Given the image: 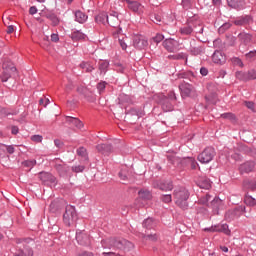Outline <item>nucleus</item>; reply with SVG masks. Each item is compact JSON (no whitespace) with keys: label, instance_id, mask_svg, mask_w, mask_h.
<instances>
[{"label":"nucleus","instance_id":"18","mask_svg":"<svg viewBox=\"0 0 256 256\" xmlns=\"http://www.w3.org/2000/svg\"><path fill=\"white\" fill-rule=\"evenodd\" d=\"M96 149L99 153H102V155H109V153L113 151V147L109 144H100L96 146Z\"/></svg>","mask_w":256,"mask_h":256},{"label":"nucleus","instance_id":"32","mask_svg":"<svg viewBox=\"0 0 256 256\" xmlns=\"http://www.w3.org/2000/svg\"><path fill=\"white\" fill-rule=\"evenodd\" d=\"M180 33L182 35H191V33H193V28H191L190 26H185L180 29Z\"/></svg>","mask_w":256,"mask_h":256},{"label":"nucleus","instance_id":"63","mask_svg":"<svg viewBox=\"0 0 256 256\" xmlns=\"http://www.w3.org/2000/svg\"><path fill=\"white\" fill-rule=\"evenodd\" d=\"M103 255H106V256H121L115 252H104Z\"/></svg>","mask_w":256,"mask_h":256},{"label":"nucleus","instance_id":"49","mask_svg":"<svg viewBox=\"0 0 256 256\" xmlns=\"http://www.w3.org/2000/svg\"><path fill=\"white\" fill-rule=\"evenodd\" d=\"M85 167L84 166H73L72 167V171H74V173H81L82 171H84Z\"/></svg>","mask_w":256,"mask_h":256},{"label":"nucleus","instance_id":"64","mask_svg":"<svg viewBox=\"0 0 256 256\" xmlns=\"http://www.w3.org/2000/svg\"><path fill=\"white\" fill-rule=\"evenodd\" d=\"M79 256H95L93 252H82Z\"/></svg>","mask_w":256,"mask_h":256},{"label":"nucleus","instance_id":"61","mask_svg":"<svg viewBox=\"0 0 256 256\" xmlns=\"http://www.w3.org/2000/svg\"><path fill=\"white\" fill-rule=\"evenodd\" d=\"M78 93H81L82 95H86L87 93V88L80 87L77 89Z\"/></svg>","mask_w":256,"mask_h":256},{"label":"nucleus","instance_id":"16","mask_svg":"<svg viewBox=\"0 0 256 256\" xmlns=\"http://www.w3.org/2000/svg\"><path fill=\"white\" fill-rule=\"evenodd\" d=\"M250 23H253V18L251 16H240L234 20V25L237 26L249 25Z\"/></svg>","mask_w":256,"mask_h":256},{"label":"nucleus","instance_id":"40","mask_svg":"<svg viewBox=\"0 0 256 256\" xmlns=\"http://www.w3.org/2000/svg\"><path fill=\"white\" fill-rule=\"evenodd\" d=\"M24 167H35L37 165L36 160H27L23 162Z\"/></svg>","mask_w":256,"mask_h":256},{"label":"nucleus","instance_id":"57","mask_svg":"<svg viewBox=\"0 0 256 256\" xmlns=\"http://www.w3.org/2000/svg\"><path fill=\"white\" fill-rule=\"evenodd\" d=\"M245 105L248 109H251V111L255 109V104L253 102H245Z\"/></svg>","mask_w":256,"mask_h":256},{"label":"nucleus","instance_id":"10","mask_svg":"<svg viewBox=\"0 0 256 256\" xmlns=\"http://www.w3.org/2000/svg\"><path fill=\"white\" fill-rule=\"evenodd\" d=\"M239 171L241 174L243 173H253V171H256V162L253 161H247L240 165Z\"/></svg>","mask_w":256,"mask_h":256},{"label":"nucleus","instance_id":"58","mask_svg":"<svg viewBox=\"0 0 256 256\" xmlns=\"http://www.w3.org/2000/svg\"><path fill=\"white\" fill-rule=\"evenodd\" d=\"M30 15H35L37 13V7L31 6L29 9Z\"/></svg>","mask_w":256,"mask_h":256},{"label":"nucleus","instance_id":"53","mask_svg":"<svg viewBox=\"0 0 256 256\" xmlns=\"http://www.w3.org/2000/svg\"><path fill=\"white\" fill-rule=\"evenodd\" d=\"M5 148L7 153H9L10 155H13V153H15V147H13V145H9V146L6 145Z\"/></svg>","mask_w":256,"mask_h":256},{"label":"nucleus","instance_id":"56","mask_svg":"<svg viewBox=\"0 0 256 256\" xmlns=\"http://www.w3.org/2000/svg\"><path fill=\"white\" fill-rule=\"evenodd\" d=\"M247 59H253V57H256V51H250L246 54Z\"/></svg>","mask_w":256,"mask_h":256},{"label":"nucleus","instance_id":"2","mask_svg":"<svg viewBox=\"0 0 256 256\" xmlns=\"http://www.w3.org/2000/svg\"><path fill=\"white\" fill-rule=\"evenodd\" d=\"M175 203L180 209H187L189 204L187 203V199H189V191L185 188H179L174 191Z\"/></svg>","mask_w":256,"mask_h":256},{"label":"nucleus","instance_id":"25","mask_svg":"<svg viewBox=\"0 0 256 256\" xmlns=\"http://www.w3.org/2000/svg\"><path fill=\"white\" fill-rule=\"evenodd\" d=\"M81 69H83L86 73H91L93 71V66L89 62H82L80 64Z\"/></svg>","mask_w":256,"mask_h":256},{"label":"nucleus","instance_id":"45","mask_svg":"<svg viewBox=\"0 0 256 256\" xmlns=\"http://www.w3.org/2000/svg\"><path fill=\"white\" fill-rule=\"evenodd\" d=\"M77 153L80 157H87V149L83 148V147H80L78 150H77Z\"/></svg>","mask_w":256,"mask_h":256},{"label":"nucleus","instance_id":"22","mask_svg":"<svg viewBox=\"0 0 256 256\" xmlns=\"http://www.w3.org/2000/svg\"><path fill=\"white\" fill-rule=\"evenodd\" d=\"M75 21H77V23H85V21H87V16L85 13H83L82 11L78 10L75 12Z\"/></svg>","mask_w":256,"mask_h":256},{"label":"nucleus","instance_id":"47","mask_svg":"<svg viewBox=\"0 0 256 256\" xmlns=\"http://www.w3.org/2000/svg\"><path fill=\"white\" fill-rule=\"evenodd\" d=\"M187 163H190L191 169H197V161L193 158H187Z\"/></svg>","mask_w":256,"mask_h":256},{"label":"nucleus","instance_id":"38","mask_svg":"<svg viewBox=\"0 0 256 256\" xmlns=\"http://www.w3.org/2000/svg\"><path fill=\"white\" fill-rule=\"evenodd\" d=\"M221 117L223 119H229L230 121H235V114L233 113H224V114H221Z\"/></svg>","mask_w":256,"mask_h":256},{"label":"nucleus","instance_id":"59","mask_svg":"<svg viewBox=\"0 0 256 256\" xmlns=\"http://www.w3.org/2000/svg\"><path fill=\"white\" fill-rule=\"evenodd\" d=\"M200 73H201V75H203V77H205L209 73V70H207V68L203 67L200 69Z\"/></svg>","mask_w":256,"mask_h":256},{"label":"nucleus","instance_id":"1","mask_svg":"<svg viewBox=\"0 0 256 256\" xmlns=\"http://www.w3.org/2000/svg\"><path fill=\"white\" fill-rule=\"evenodd\" d=\"M103 249H122L123 251H131L133 243L126 239L107 238L101 241Z\"/></svg>","mask_w":256,"mask_h":256},{"label":"nucleus","instance_id":"26","mask_svg":"<svg viewBox=\"0 0 256 256\" xmlns=\"http://www.w3.org/2000/svg\"><path fill=\"white\" fill-rule=\"evenodd\" d=\"M139 197L140 199H151V192L149 190H140L139 191Z\"/></svg>","mask_w":256,"mask_h":256},{"label":"nucleus","instance_id":"36","mask_svg":"<svg viewBox=\"0 0 256 256\" xmlns=\"http://www.w3.org/2000/svg\"><path fill=\"white\" fill-rule=\"evenodd\" d=\"M17 256H33V250L26 248L25 250L21 251Z\"/></svg>","mask_w":256,"mask_h":256},{"label":"nucleus","instance_id":"33","mask_svg":"<svg viewBox=\"0 0 256 256\" xmlns=\"http://www.w3.org/2000/svg\"><path fill=\"white\" fill-rule=\"evenodd\" d=\"M209 201H211V195H209V194H206L205 196H202L199 199V203L201 205H207V203H209Z\"/></svg>","mask_w":256,"mask_h":256},{"label":"nucleus","instance_id":"11","mask_svg":"<svg viewBox=\"0 0 256 256\" xmlns=\"http://www.w3.org/2000/svg\"><path fill=\"white\" fill-rule=\"evenodd\" d=\"M128 4V9L130 11H133L134 13H138V15H141L143 13V5L137 1H131V0H124Z\"/></svg>","mask_w":256,"mask_h":256},{"label":"nucleus","instance_id":"14","mask_svg":"<svg viewBox=\"0 0 256 256\" xmlns=\"http://www.w3.org/2000/svg\"><path fill=\"white\" fill-rule=\"evenodd\" d=\"M154 187H156V189H160L161 191H173V183L171 182L156 181L154 182Z\"/></svg>","mask_w":256,"mask_h":256},{"label":"nucleus","instance_id":"12","mask_svg":"<svg viewBox=\"0 0 256 256\" xmlns=\"http://www.w3.org/2000/svg\"><path fill=\"white\" fill-rule=\"evenodd\" d=\"M39 177L43 183H50L53 186L57 185V178L48 172H41Z\"/></svg>","mask_w":256,"mask_h":256},{"label":"nucleus","instance_id":"9","mask_svg":"<svg viewBox=\"0 0 256 256\" xmlns=\"http://www.w3.org/2000/svg\"><path fill=\"white\" fill-rule=\"evenodd\" d=\"M180 43L179 41L172 39V38H168L163 42V46L166 48V50H168L170 53H175V51H179V47H180Z\"/></svg>","mask_w":256,"mask_h":256},{"label":"nucleus","instance_id":"43","mask_svg":"<svg viewBox=\"0 0 256 256\" xmlns=\"http://www.w3.org/2000/svg\"><path fill=\"white\" fill-rule=\"evenodd\" d=\"M31 141H33L34 143H41V141H43V136H41V135H33L31 137Z\"/></svg>","mask_w":256,"mask_h":256},{"label":"nucleus","instance_id":"8","mask_svg":"<svg viewBox=\"0 0 256 256\" xmlns=\"http://www.w3.org/2000/svg\"><path fill=\"white\" fill-rule=\"evenodd\" d=\"M204 231H210L211 233H224V235H231V230L227 224H218L210 228H205Z\"/></svg>","mask_w":256,"mask_h":256},{"label":"nucleus","instance_id":"39","mask_svg":"<svg viewBox=\"0 0 256 256\" xmlns=\"http://www.w3.org/2000/svg\"><path fill=\"white\" fill-rule=\"evenodd\" d=\"M231 62L233 63V65H235L236 67H243V61H241V59L235 57L231 59Z\"/></svg>","mask_w":256,"mask_h":256},{"label":"nucleus","instance_id":"28","mask_svg":"<svg viewBox=\"0 0 256 256\" xmlns=\"http://www.w3.org/2000/svg\"><path fill=\"white\" fill-rule=\"evenodd\" d=\"M162 109L166 113L169 111H173V104L171 102H169L168 100H166L162 103Z\"/></svg>","mask_w":256,"mask_h":256},{"label":"nucleus","instance_id":"30","mask_svg":"<svg viewBox=\"0 0 256 256\" xmlns=\"http://www.w3.org/2000/svg\"><path fill=\"white\" fill-rule=\"evenodd\" d=\"M244 203H246V205H249V207H255L256 200L251 196H246L244 199Z\"/></svg>","mask_w":256,"mask_h":256},{"label":"nucleus","instance_id":"20","mask_svg":"<svg viewBox=\"0 0 256 256\" xmlns=\"http://www.w3.org/2000/svg\"><path fill=\"white\" fill-rule=\"evenodd\" d=\"M44 15H45L46 19L51 20L52 25L54 27H56V25H59V18L57 17V15H55L54 13H51L49 11H44Z\"/></svg>","mask_w":256,"mask_h":256},{"label":"nucleus","instance_id":"19","mask_svg":"<svg viewBox=\"0 0 256 256\" xmlns=\"http://www.w3.org/2000/svg\"><path fill=\"white\" fill-rule=\"evenodd\" d=\"M223 205V201L217 197H215L211 202V207L214 210L215 215H219V207Z\"/></svg>","mask_w":256,"mask_h":256},{"label":"nucleus","instance_id":"23","mask_svg":"<svg viewBox=\"0 0 256 256\" xmlns=\"http://www.w3.org/2000/svg\"><path fill=\"white\" fill-rule=\"evenodd\" d=\"M72 41H81V39H85V34L83 32L76 30L70 35Z\"/></svg>","mask_w":256,"mask_h":256},{"label":"nucleus","instance_id":"51","mask_svg":"<svg viewBox=\"0 0 256 256\" xmlns=\"http://www.w3.org/2000/svg\"><path fill=\"white\" fill-rule=\"evenodd\" d=\"M119 177H120V179H122V181H127V171L121 170L119 172Z\"/></svg>","mask_w":256,"mask_h":256},{"label":"nucleus","instance_id":"17","mask_svg":"<svg viewBox=\"0 0 256 256\" xmlns=\"http://www.w3.org/2000/svg\"><path fill=\"white\" fill-rule=\"evenodd\" d=\"M179 89L182 97H189L191 95V91H193V86L189 83H182L179 85Z\"/></svg>","mask_w":256,"mask_h":256},{"label":"nucleus","instance_id":"46","mask_svg":"<svg viewBox=\"0 0 256 256\" xmlns=\"http://www.w3.org/2000/svg\"><path fill=\"white\" fill-rule=\"evenodd\" d=\"M161 199H162L163 203H171V201H172L171 194H165L162 196Z\"/></svg>","mask_w":256,"mask_h":256},{"label":"nucleus","instance_id":"6","mask_svg":"<svg viewBox=\"0 0 256 256\" xmlns=\"http://www.w3.org/2000/svg\"><path fill=\"white\" fill-rule=\"evenodd\" d=\"M101 17H105L107 23H109L111 27H116L117 25H119V15L117 14V12H112L110 13V15H107V13L99 14L95 18L96 21H101Z\"/></svg>","mask_w":256,"mask_h":256},{"label":"nucleus","instance_id":"62","mask_svg":"<svg viewBox=\"0 0 256 256\" xmlns=\"http://www.w3.org/2000/svg\"><path fill=\"white\" fill-rule=\"evenodd\" d=\"M168 97L169 99H171L172 101L174 100H177V96H175V92L171 91L169 94H168Z\"/></svg>","mask_w":256,"mask_h":256},{"label":"nucleus","instance_id":"37","mask_svg":"<svg viewBox=\"0 0 256 256\" xmlns=\"http://www.w3.org/2000/svg\"><path fill=\"white\" fill-rule=\"evenodd\" d=\"M118 40H119L120 47L125 51L127 49V38L120 37Z\"/></svg>","mask_w":256,"mask_h":256},{"label":"nucleus","instance_id":"27","mask_svg":"<svg viewBox=\"0 0 256 256\" xmlns=\"http://www.w3.org/2000/svg\"><path fill=\"white\" fill-rule=\"evenodd\" d=\"M198 186L200 189H209L211 187V182L208 179H202Z\"/></svg>","mask_w":256,"mask_h":256},{"label":"nucleus","instance_id":"5","mask_svg":"<svg viewBox=\"0 0 256 256\" xmlns=\"http://www.w3.org/2000/svg\"><path fill=\"white\" fill-rule=\"evenodd\" d=\"M215 157V149L213 147L205 148L201 154L198 155V161L200 163H211Z\"/></svg>","mask_w":256,"mask_h":256},{"label":"nucleus","instance_id":"15","mask_svg":"<svg viewBox=\"0 0 256 256\" xmlns=\"http://www.w3.org/2000/svg\"><path fill=\"white\" fill-rule=\"evenodd\" d=\"M212 61L217 65H223L226 61L225 54L221 51H215L212 55Z\"/></svg>","mask_w":256,"mask_h":256},{"label":"nucleus","instance_id":"54","mask_svg":"<svg viewBox=\"0 0 256 256\" xmlns=\"http://www.w3.org/2000/svg\"><path fill=\"white\" fill-rule=\"evenodd\" d=\"M172 57H173V59H177V60H179V59H187V55H185L183 53L176 54V55H174Z\"/></svg>","mask_w":256,"mask_h":256},{"label":"nucleus","instance_id":"31","mask_svg":"<svg viewBox=\"0 0 256 256\" xmlns=\"http://www.w3.org/2000/svg\"><path fill=\"white\" fill-rule=\"evenodd\" d=\"M57 171L60 173V175H65V173H67V171H69V167L65 166V165H57L56 166Z\"/></svg>","mask_w":256,"mask_h":256},{"label":"nucleus","instance_id":"7","mask_svg":"<svg viewBox=\"0 0 256 256\" xmlns=\"http://www.w3.org/2000/svg\"><path fill=\"white\" fill-rule=\"evenodd\" d=\"M148 46L149 42L145 36L141 34H136L133 36V47H135V49L143 50L147 49Z\"/></svg>","mask_w":256,"mask_h":256},{"label":"nucleus","instance_id":"52","mask_svg":"<svg viewBox=\"0 0 256 256\" xmlns=\"http://www.w3.org/2000/svg\"><path fill=\"white\" fill-rule=\"evenodd\" d=\"M145 239L148 241H157V235L156 234H148L145 236Z\"/></svg>","mask_w":256,"mask_h":256},{"label":"nucleus","instance_id":"42","mask_svg":"<svg viewBox=\"0 0 256 256\" xmlns=\"http://www.w3.org/2000/svg\"><path fill=\"white\" fill-rule=\"evenodd\" d=\"M239 39H243L244 43H247V41H251V35L249 34H245V33H241L239 34Z\"/></svg>","mask_w":256,"mask_h":256},{"label":"nucleus","instance_id":"3","mask_svg":"<svg viewBox=\"0 0 256 256\" xmlns=\"http://www.w3.org/2000/svg\"><path fill=\"white\" fill-rule=\"evenodd\" d=\"M2 67L3 73L0 76V81H2V83H7L11 77L17 74V68H15V64L9 60L5 61Z\"/></svg>","mask_w":256,"mask_h":256},{"label":"nucleus","instance_id":"21","mask_svg":"<svg viewBox=\"0 0 256 256\" xmlns=\"http://www.w3.org/2000/svg\"><path fill=\"white\" fill-rule=\"evenodd\" d=\"M227 3L232 9H241L245 5V2L242 0H227Z\"/></svg>","mask_w":256,"mask_h":256},{"label":"nucleus","instance_id":"55","mask_svg":"<svg viewBox=\"0 0 256 256\" xmlns=\"http://www.w3.org/2000/svg\"><path fill=\"white\" fill-rule=\"evenodd\" d=\"M120 103H125V101H129V96L122 94L119 96Z\"/></svg>","mask_w":256,"mask_h":256},{"label":"nucleus","instance_id":"44","mask_svg":"<svg viewBox=\"0 0 256 256\" xmlns=\"http://www.w3.org/2000/svg\"><path fill=\"white\" fill-rule=\"evenodd\" d=\"M247 76H248V81L256 79V71L255 70L248 71Z\"/></svg>","mask_w":256,"mask_h":256},{"label":"nucleus","instance_id":"48","mask_svg":"<svg viewBox=\"0 0 256 256\" xmlns=\"http://www.w3.org/2000/svg\"><path fill=\"white\" fill-rule=\"evenodd\" d=\"M106 85H107L106 82H100V83L97 85V89H98L99 93H103V91H105Z\"/></svg>","mask_w":256,"mask_h":256},{"label":"nucleus","instance_id":"13","mask_svg":"<svg viewBox=\"0 0 256 256\" xmlns=\"http://www.w3.org/2000/svg\"><path fill=\"white\" fill-rule=\"evenodd\" d=\"M76 240L80 245H90L91 238L85 233V231L76 232Z\"/></svg>","mask_w":256,"mask_h":256},{"label":"nucleus","instance_id":"35","mask_svg":"<svg viewBox=\"0 0 256 256\" xmlns=\"http://www.w3.org/2000/svg\"><path fill=\"white\" fill-rule=\"evenodd\" d=\"M143 227H145L146 229H151V227H153V218H148L144 220Z\"/></svg>","mask_w":256,"mask_h":256},{"label":"nucleus","instance_id":"50","mask_svg":"<svg viewBox=\"0 0 256 256\" xmlns=\"http://www.w3.org/2000/svg\"><path fill=\"white\" fill-rule=\"evenodd\" d=\"M155 43H161V41H163V39H165V36H163L162 34H157L154 38Z\"/></svg>","mask_w":256,"mask_h":256},{"label":"nucleus","instance_id":"4","mask_svg":"<svg viewBox=\"0 0 256 256\" xmlns=\"http://www.w3.org/2000/svg\"><path fill=\"white\" fill-rule=\"evenodd\" d=\"M63 221L68 227L77 221V212L75 211V207L66 206V210L63 215Z\"/></svg>","mask_w":256,"mask_h":256},{"label":"nucleus","instance_id":"34","mask_svg":"<svg viewBox=\"0 0 256 256\" xmlns=\"http://www.w3.org/2000/svg\"><path fill=\"white\" fill-rule=\"evenodd\" d=\"M107 67H109V62L107 61H100L99 63V70L101 73H105L107 71Z\"/></svg>","mask_w":256,"mask_h":256},{"label":"nucleus","instance_id":"24","mask_svg":"<svg viewBox=\"0 0 256 256\" xmlns=\"http://www.w3.org/2000/svg\"><path fill=\"white\" fill-rule=\"evenodd\" d=\"M69 123H71L72 125H74L75 127H77V129H83V122H81V120L77 119V118H68Z\"/></svg>","mask_w":256,"mask_h":256},{"label":"nucleus","instance_id":"29","mask_svg":"<svg viewBox=\"0 0 256 256\" xmlns=\"http://www.w3.org/2000/svg\"><path fill=\"white\" fill-rule=\"evenodd\" d=\"M236 78H238L240 81H249V76L247 75V72H236Z\"/></svg>","mask_w":256,"mask_h":256},{"label":"nucleus","instance_id":"41","mask_svg":"<svg viewBox=\"0 0 256 256\" xmlns=\"http://www.w3.org/2000/svg\"><path fill=\"white\" fill-rule=\"evenodd\" d=\"M227 29H231V23L226 22L219 28V33H223L224 31H227Z\"/></svg>","mask_w":256,"mask_h":256},{"label":"nucleus","instance_id":"60","mask_svg":"<svg viewBox=\"0 0 256 256\" xmlns=\"http://www.w3.org/2000/svg\"><path fill=\"white\" fill-rule=\"evenodd\" d=\"M51 41H53L54 43H57V41H59V35L52 34L51 35Z\"/></svg>","mask_w":256,"mask_h":256}]
</instances>
